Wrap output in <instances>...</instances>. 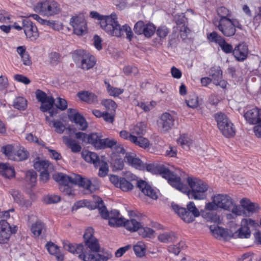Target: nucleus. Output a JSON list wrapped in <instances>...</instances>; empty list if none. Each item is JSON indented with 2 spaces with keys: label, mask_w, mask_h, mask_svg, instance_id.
<instances>
[{
  "label": "nucleus",
  "mask_w": 261,
  "mask_h": 261,
  "mask_svg": "<svg viewBox=\"0 0 261 261\" xmlns=\"http://www.w3.org/2000/svg\"><path fill=\"white\" fill-rule=\"evenodd\" d=\"M90 16L92 18L100 21V27L109 35L121 37L125 33L128 40L130 41L133 38L134 34L131 28L127 24L120 25L116 13H113L110 15H102L97 12L92 11Z\"/></svg>",
  "instance_id": "f257e3e1"
},
{
  "label": "nucleus",
  "mask_w": 261,
  "mask_h": 261,
  "mask_svg": "<svg viewBox=\"0 0 261 261\" xmlns=\"http://www.w3.org/2000/svg\"><path fill=\"white\" fill-rule=\"evenodd\" d=\"M174 179L171 182L172 187L184 193H187L190 198L201 200L206 198L208 186L204 181L196 177H188L187 181L190 188L189 189L181 182L180 177L176 175Z\"/></svg>",
  "instance_id": "f03ea898"
},
{
  "label": "nucleus",
  "mask_w": 261,
  "mask_h": 261,
  "mask_svg": "<svg viewBox=\"0 0 261 261\" xmlns=\"http://www.w3.org/2000/svg\"><path fill=\"white\" fill-rule=\"evenodd\" d=\"M53 178L55 181L59 182L60 186H66L70 184L77 185L84 189L86 193H92L99 188L98 184L92 183L89 179L77 174L67 176L62 173H58L53 175Z\"/></svg>",
  "instance_id": "7ed1b4c3"
},
{
  "label": "nucleus",
  "mask_w": 261,
  "mask_h": 261,
  "mask_svg": "<svg viewBox=\"0 0 261 261\" xmlns=\"http://www.w3.org/2000/svg\"><path fill=\"white\" fill-rule=\"evenodd\" d=\"M95 207L98 209L99 213L102 218L109 220V224L111 226L119 227L124 226L125 227V223L127 220H125L124 218L120 216L119 212L117 210H112L110 212H108L101 198H98L95 203Z\"/></svg>",
  "instance_id": "20e7f679"
},
{
  "label": "nucleus",
  "mask_w": 261,
  "mask_h": 261,
  "mask_svg": "<svg viewBox=\"0 0 261 261\" xmlns=\"http://www.w3.org/2000/svg\"><path fill=\"white\" fill-rule=\"evenodd\" d=\"M34 11L42 15L50 16L58 14L61 10L59 4L54 0H45L36 4Z\"/></svg>",
  "instance_id": "39448f33"
},
{
  "label": "nucleus",
  "mask_w": 261,
  "mask_h": 261,
  "mask_svg": "<svg viewBox=\"0 0 261 261\" xmlns=\"http://www.w3.org/2000/svg\"><path fill=\"white\" fill-rule=\"evenodd\" d=\"M215 119L220 131L224 136L227 138L234 136L236 132L233 124L225 114L217 113L215 115Z\"/></svg>",
  "instance_id": "423d86ee"
},
{
  "label": "nucleus",
  "mask_w": 261,
  "mask_h": 261,
  "mask_svg": "<svg viewBox=\"0 0 261 261\" xmlns=\"http://www.w3.org/2000/svg\"><path fill=\"white\" fill-rule=\"evenodd\" d=\"M36 96L37 100L41 102L40 109L42 112L48 111L50 117H53L58 113L57 109L53 108L55 99L53 96H47L44 92L39 89L36 90Z\"/></svg>",
  "instance_id": "0eeeda50"
},
{
  "label": "nucleus",
  "mask_w": 261,
  "mask_h": 261,
  "mask_svg": "<svg viewBox=\"0 0 261 261\" xmlns=\"http://www.w3.org/2000/svg\"><path fill=\"white\" fill-rule=\"evenodd\" d=\"M218 29L226 37L233 36L236 28L242 30V25L237 19H223L219 20L217 25Z\"/></svg>",
  "instance_id": "6e6552de"
},
{
  "label": "nucleus",
  "mask_w": 261,
  "mask_h": 261,
  "mask_svg": "<svg viewBox=\"0 0 261 261\" xmlns=\"http://www.w3.org/2000/svg\"><path fill=\"white\" fill-rule=\"evenodd\" d=\"M73 58L75 63H80L81 68L85 70L92 68L96 63L95 57L89 54H86L84 50H76L73 53Z\"/></svg>",
  "instance_id": "1a4fd4ad"
},
{
  "label": "nucleus",
  "mask_w": 261,
  "mask_h": 261,
  "mask_svg": "<svg viewBox=\"0 0 261 261\" xmlns=\"http://www.w3.org/2000/svg\"><path fill=\"white\" fill-rule=\"evenodd\" d=\"M3 152L10 159L16 161H20L27 159L28 153L24 148L14 147L8 145L2 147Z\"/></svg>",
  "instance_id": "9d476101"
},
{
  "label": "nucleus",
  "mask_w": 261,
  "mask_h": 261,
  "mask_svg": "<svg viewBox=\"0 0 261 261\" xmlns=\"http://www.w3.org/2000/svg\"><path fill=\"white\" fill-rule=\"evenodd\" d=\"M257 225V223L250 218L243 219L241 227L234 233L232 232V238L248 239L251 235L250 228H255Z\"/></svg>",
  "instance_id": "9b49d317"
},
{
  "label": "nucleus",
  "mask_w": 261,
  "mask_h": 261,
  "mask_svg": "<svg viewBox=\"0 0 261 261\" xmlns=\"http://www.w3.org/2000/svg\"><path fill=\"white\" fill-rule=\"evenodd\" d=\"M125 228L132 232L138 231L139 235L143 238L150 237L154 232L153 229L143 227L142 224L135 219L127 220L125 223Z\"/></svg>",
  "instance_id": "f8f14e48"
},
{
  "label": "nucleus",
  "mask_w": 261,
  "mask_h": 261,
  "mask_svg": "<svg viewBox=\"0 0 261 261\" xmlns=\"http://www.w3.org/2000/svg\"><path fill=\"white\" fill-rule=\"evenodd\" d=\"M144 168L148 171L155 174H159L163 178L167 179L168 183L172 186L171 182L174 181L176 175L164 165L154 166L152 164H146L144 165Z\"/></svg>",
  "instance_id": "ddd939ff"
},
{
  "label": "nucleus",
  "mask_w": 261,
  "mask_h": 261,
  "mask_svg": "<svg viewBox=\"0 0 261 261\" xmlns=\"http://www.w3.org/2000/svg\"><path fill=\"white\" fill-rule=\"evenodd\" d=\"M85 245L93 252H98L100 250V245L98 240L94 237V229L88 228L83 236Z\"/></svg>",
  "instance_id": "4468645a"
},
{
  "label": "nucleus",
  "mask_w": 261,
  "mask_h": 261,
  "mask_svg": "<svg viewBox=\"0 0 261 261\" xmlns=\"http://www.w3.org/2000/svg\"><path fill=\"white\" fill-rule=\"evenodd\" d=\"M69 120L74 123L81 130H85L88 127V123L85 118L75 109H69L67 110Z\"/></svg>",
  "instance_id": "2eb2a0df"
},
{
  "label": "nucleus",
  "mask_w": 261,
  "mask_h": 261,
  "mask_svg": "<svg viewBox=\"0 0 261 261\" xmlns=\"http://www.w3.org/2000/svg\"><path fill=\"white\" fill-rule=\"evenodd\" d=\"M17 231V227H11L10 224L4 220L0 221V243H5L9 239L12 233Z\"/></svg>",
  "instance_id": "dca6fc26"
},
{
  "label": "nucleus",
  "mask_w": 261,
  "mask_h": 261,
  "mask_svg": "<svg viewBox=\"0 0 261 261\" xmlns=\"http://www.w3.org/2000/svg\"><path fill=\"white\" fill-rule=\"evenodd\" d=\"M70 24L73 27L74 33L77 35H82L86 31V22L82 14L71 18Z\"/></svg>",
  "instance_id": "f3484780"
},
{
  "label": "nucleus",
  "mask_w": 261,
  "mask_h": 261,
  "mask_svg": "<svg viewBox=\"0 0 261 261\" xmlns=\"http://www.w3.org/2000/svg\"><path fill=\"white\" fill-rule=\"evenodd\" d=\"M175 119L170 113L165 112L163 113L158 122L160 130L162 133H167L174 125Z\"/></svg>",
  "instance_id": "a211bd4d"
},
{
  "label": "nucleus",
  "mask_w": 261,
  "mask_h": 261,
  "mask_svg": "<svg viewBox=\"0 0 261 261\" xmlns=\"http://www.w3.org/2000/svg\"><path fill=\"white\" fill-rule=\"evenodd\" d=\"M214 202L217 203L218 208L230 211L233 205L232 198L226 194H218L214 196Z\"/></svg>",
  "instance_id": "6ab92c4d"
},
{
  "label": "nucleus",
  "mask_w": 261,
  "mask_h": 261,
  "mask_svg": "<svg viewBox=\"0 0 261 261\" xmlns=\"http://www.w3.org/2000/svg\"><path fill=\"white\" fill-rule=\"evenodd\" d=\"M23 30L27 38L31 41L35 40L39 37L36 26L30 20L23 19L22 21Z\"/></svg>",
  "instance_id": "aec40b11"
},
{
  "label": "nucleus",
  "mask_w": 261,
  "mask_h": 261,
  "mask_svg": "<svg viewBox=\"0 0 261 261\" xmlns=\"http://www.w3.org/2000/svg\"><path fill=\"white\" fill-rule=\"evenodd\" d=\"M240 203L245 211V215L246 216L249 217L253 214L257 213L260 210L258 204L252 202L248 199L243 198L241 199Z\"/></svg>",
  "instance_id": "412c9836"
},
{
  "label": "nucleus",
  "mask_w": 261,
  "mask_h": 261,
  "mask_svg": "<svg viewBox=\"0 0 261 261\" xmlns=\"http://www.w3.org/2000/svg\"><path fill=\"white\" fill-rule=\"evenodd\" d=\"M246 120L250 124H257L261 123V109L254 108L247 111L244 114Z\"/></svg>",
  "instance_id": "4be33fe9"
},
{
  "label": "nucleus",
  "mask_w": 261,
  "mask_h": 261,
  "mask_svg": "<svg viewBox=\"0 0 261 261\" xmlns=\"http://www.w3.org/2000/svg\"><path fill=\"white\" fill-rule=\"evenodd\" d=\"M137 187L145 195L150 197L153 199L158 198L156 192L152 187L147 184L145 181L140 180L137 181Z\"/></svg>",
  "instance_id": "5701e85b"
},
{
  "label": "nucleus",
  "mask_w": 261,
  "mask_h": 261,
  "mask_svg": "<svg viewBox=\"0 0 261 261\" xmlns=\"http://www.w3.org/2000/svg\"><path fill=\"white\" fill-rule=\"evenodd\" d=\"M210 229L213 236L217 239L227 241L232 238V232L218 226H211Z\"/></svg>",
  "instance_id": "b1692460"
},
{
  "label": "nucleus",
  "mask_w": 261,
  "mask_h": 261,
  "mask_svg": "<svg viewBox=\"0 0 261 261\" xmlns=\"http://www.w3.org/2000/svg\"><path fill=\"white\" fill-rule=\"evenodd\" d=\"M172 207L178 216L186 223H189L194 221L195 218L197 217L196 216L192 215L186 208L179 207L177 204H172Z\"/></svg>",
  "instance_id": "393cba45"
},
{
  "label": "nucleus",
  "mask_w": 261,
  "mask_h": 261,
  "mask_svg": "<svg viewBox=\"0 0 261 261\" xmlns=\"http://www.w3.org/2000/svg\"><path fill=\"white\" fill-rule=\"evenodd\" d=\"M248 54V46L244 43L238 44L233 50V55L238 61H244Z\"/></svg>",
  "instance_id": "a878e982"
},
{
  "label": "nucleus",
  "mask_w": 261,
  "mask_h": 261,
  "mask_svg": "<svg viewBox=\"0 0 261 261\" xmlns=\"http://www.w3.org/2000/svg\"><path fill=\"white\" fill-rule=\"evenodd\" d=\"M117 143V142L114 139H101V136L97 134V138L94 140L93 146L96 149L112 148L116 145Z\"/></svg>",
  "instance_id": "bb28decb"
},
{
  "label": "nucleus",
  "mask_w": 261,
  "mask_h": 261,
  "mask_svg": "<svg viewBox=\"0 0 261 261\" xmlns=\"http://www.w3.org/2000/svg\"><path fill=\"white\" fill-rule=\"evenodd\" d=\"M124 160L128 164L137 169H144V164L140 159L136 157V155L134 153H126Z\"/></svg>",
  "instance_id": "cd10ccee"
},
{
  "label": "nucleus",
  "mask_w": 261,
  "mask_h": 261,
  "mask_svg": "<svg viewBox=\"0 0 261 261\" xmlns=\"http://www.w3.org/2000/svg\"><path fill=\"white\" fill-rule=\"evenodd\" d=\"M77 96L81 100L89 104H95L98 102L97 95L92 92L81 91L77 93Z\"/></svg>",
  "instance_id": "c85d7f7f"
},
{
  "label": "nucleus",
  "mask_w": 261,
  "mask_h": 261,
  "mask_svg": "<svg viewBox=\"0 0 261 261\" xmlns=\"http://www.w3.org/2000/svg\"><path fill=\"white\" fill-rule=\"evenodd\" d=\"M63 247L65 250L73 254H80L83 253L84 245L82 244L78 245L73 244L69 243L68 241H64L63 242Z\"/></svg>",
  "instance_id": "c756f323"
},
{
  "label": "nucleus",
  "mask_w": 261,
  "mask_h": 261,
  "mask_svg": "<svg viewBox=\"0 0 261 261\" xmlns=\"http://www.w3.org/2000/svg\"><path fill=\"white\" fill-rule=\"evenodd\" d=\"M82 156L87 162L93 164L95 167H98V163L100 160L96 153L84 150L82 152Z\"/></svg>",
  "instance_id": "7c9ffc66"
},
{
  "label": "nucleus",
  "mask_w": 261,
  "mask_h": 261,
  "mask_svg": "<svg viewBox=\"0 0 261 261\" xmlns=\"http://www.w3.org/2000/svg\"><path fill=\"white\" fill-rule=\"evenodd\" d=\"M45 247L49 253L56 256L58 261H63L64 256L60 253L59 247L51 242H47L45 245Z\"/></svg>",
  "instance_id": "2f4dec72"
},
{
  "label": "nucleus",
  "mask_w": 261,
  "mask_h": 261,
  "mask_svg": "<svg viewBox=\"0 0 261 261\" xmlns=\"http://www.w3.org/2000/svg\"><path fill=\"white\" fill-rule=\"evenodd\" d=\"M75 137L77 139H82L83 142L91 144L93 145L94 140L97 138V133H92L90 135H87L82 132H77L75 133Z\"/></svg>",
  "instance_id": "473e14b6"
},
{
  "label": "nucleus",
  "mask_w": 261,
  "mask_h": 261,
  "mask_svg": "<svg viewBox=\"0 0 261 261\" xmlns=\"http://www.w3.org/2000/svg\"><path fill=\"white\" fill-rule=\"evenodd\" d=\"M0 174L6 178H10L15 175L14 169L9 164H0Z\"/></svg>",
  "instance_id": "72a5a7b5"
},
{
  "label": "nucleus",
  "mask_w": 261,
  "mask_h": 261,
  "mask_svg": "<svg viewBox=\"0 0 261 261\" xmlns=\"http://www.w3.org/2000/svg\"><path fill=\"white\" fill-rule=\"evenodd\" d=\"M208 74L213 83H218L217 81L222 78V71L219 66L211 67L208 71Z\"/></svg>",
  "instance_id": "f704fd0d"
},
{
  "label": "nucleus",
  "mask_w": 261,
  "mask_h": 261,
  "mask_svg": "<svg viewBox=\"0 0 261 261\" xmlns=\"http://www.w3.org/2000/svg\"><path fill=\"white\" fill-rule=\"evenodd\" d=\"M63 139L66 145L71 148L73 152L77 153L81 151L82 147L75 140L69 138L67 136H63Z\"/></svg>",
  "instance_id": "c9c22d12"
},
{
  "label": "nucleus",
  "mask_w": 261,
  "mask_h": 261,
  "mask_svg": "<svg viewBox=\"0 0 261 261\" xmlns=\"http://www.w3.org/2000/svg\"><path fill=\"white\" fill-rule=\"evenodd\" d=\"M31 232L35 237H39L43 232L45 231L44 224L40 221H37L32 224L31 228Z\"/></svg>",
  "instance_id": "e433bc0d"
},
{
  "label": "nucleus",
  "mask_w": 261,
  "mask_h": 261,
  "mask_svg": "<svg viewBox=\"0 0 261 261\" xmlns=\"http://www.w3.org/2000/svg\"><path fill=\"white\" fill-rule=\"evenodd\" d=\"M158 238L160 242L165 243L174 242L176 240L175 234L173 232L163 233L159 235Z\"/></svg>",
  "instance_id": "4c0bfd02"
},
{
  "label": "nucleus",
  "mask_w": 261,
  "mask_h": 261,
  "mask_svg": "<svg viewBox=\"0 0 261 261\" xmlns=\"http://www.w3.org/2000/svg\"><path fill=\"white\" fill-rule=\"evenodd\" d=\"M13 107L19 110H24L27 107V100L23 97H17L13 101Z\"/></svg>",
  "instance_id": "58836bf2"
},
{
  "label": "nucleus",
  "mask_w": 261,
  "mask_h": 261,
  "mask_svg": "<svg viewBox=\"0 0 261 261\" xmlns=\"http://www.w3.org/2000/svg\"><path fill=\"white\" fill-rule=\"evenodd\" d=\"M192 142V140L190 137L186 134L181 135L177 139L178 144H180L183 148H189Z\"/></svg>",
  "instance_id": "ea45409f"
},
{
  "label": "nucleus",
  "mask_w": 261,
  "mask_h": 261,
  "mask_svg": "<svg viewBox=\"0 0 261 261\" xmlns=\"http://www.w3.org/2000/svg\"><path fill=\"white\" fill-rule=\"evenodd\" d=\"M105 84L107 86V91L111 96L114 97L118 96L123 92V89L114 87L111 86L106 81H105Z\"/></svg>",
  "instance_id": "a19ab883"
},
{
  "label": "nucleus",
  "mask_w": 261,
  "mask_h": 261,
  "mask_svg": "<svg viewBox=\"0 0 261 261\" xmlns=\"http://www.w3.org/2000/svg\"><path fill=\"white\" fill-rule=\"evenodd\" d=\"M37 174L35 171L31 170H29L25 174V180L32 187L35 186L36 181Z\"/></svg>",
  "instance_id": "79ce46f5"
},
{
  "label": "nucleus",
  "mask_w": 261,
  "mask_h": 261,
  "mask_svg": "<svg viewBox=\"0 0 261 261\" xmlns=\"http://www.w3.org/2000/svg\"><path fill=\"white\" fill-rule=\"evenodd\" d=\"M186 247V244L183 241H180L177 245H171L168 247V251L175 255H178L181 249Z\"/></svg>",
  "instance_id": "37998d69"
},
{
  "label": "nucleus",
  "mask_w": 261,
  "mask_h": 261,
  "mask_svg": "<svg viewBox=\"0 0 261 261\" xmlns=\"http://www.w3.org/2000/svg\"><path fill=\"white\" fill-rule=\"evenodd\" d=\"M119 188H120L123 191L127 192L132 190L134 188V185L132 183L127 180L125 178L121 177Z\"/></svg>",
  "instance_id": "c03bdc74"
},
{
  "label": "nucleus",
  "mask_w": 261,
  "mask_h": 261,
  "mask_svg": "<svg viewBox=\"0 0 261 261\" xmlns=\"http://www.w3.org/2000/svg\"><path fill=\"white\" fill-rule=\"evenodd\" d=\"M50 164L46 161H39L36 162L34 164L35 169L40 172L43 170L48 169Z\"/></svg>",
  "instance_id": "a18cd8bd"
},
{
  "label": "nucleus",
  "mask_w": 261,
  "mask_h": 261,
  "mask_svg": "<svg viewBox=\"0 0 261 261\" xmlns=\"http://www.w3.org/2000/svg\"><path fill=\"white\" fill-rule=\"evenodd\" d=\"M217 13L218 16L220 17L219 20L223 19H230L229 18L230 14L229 10L224 7H219L217 9Z\"/></svg>",
  "instance_id": "49530a36"
},
{
  "label": "nucleus",
  "mask_w": 261,
  "mask_h": 261,
  "mask_svg": "<svg viewBox=\"0 0 261 261\" xmlns=\"http://www.w3.org/2000/svg\"><path fill=\"white\" fill-rule=\"evenodd\" d=\"M98 166H99L98 175L100 177H105L108 172L109 167L107 162L100 161L98 163Z\"/></svg>",
  "instance_id": "de8ad7c7"
},
{
  "label": "nucleus",
  "mask_w": 261,
  "mask_h": 261,
  "mask_svg": "<svg viewBox=\"0 0 261 261\" xmlns=\"http://www.w3.org/2000/svg\"><path fill=\"white\" fill-rule=\"evenodd\" d=\"M102 104L105 106L107 110L110 111L111 113L115 111L117 106L116 102L110 99H107L102 100Z\"/></svg>",
  "instance_id": "09e8293b"
},
{
  "label": "nucleus",
  "mask_w": 261,
  "mask_h": 261,
  "mask_svg": "<svg viewBox=\"0 0 261 261\" xmlns=\"http://www.w3.org/2000/svg\"><path fill=\"white\" fill-rule=\"evenodd\" d=\"M134 250L137 256L142 257L145 254V247L143 243L139 242L134 246Z\"/></svg>",
  "instance_id": "8fccbe9b"
},
{
  "label": "nucleus",
  "mask_w": 261,
  "mask_h": 261,
  "mask_svg": "<svg viewBox=\"0 0 261 261\" xmlns=\"http://www.w3.org/2000/svg\"><path fill=\"white\" fill-rule=\"evenodd\" d=\"M156 30L155 27L152 23L146 24V27L144 28L143 34L146 37L149 38L152 36Z\"/></svg>",
  "instance_id": "3c124183"
},
{
  "label": "nucleus",
  "mask_w": 261,
  "mask_h": 261,
  "mask_svg": "<svg viewBox=\"0 0 261 261\" xmlns=\"http://www.w3.org/2000/svg\"><path fill=\"white\" fill-rule=\"evenodd\" d=\"M146 125L142 122L137 123L133 128V133L138 135H143L146 132Z\"/></svg>",
  "instance_id": "603ef678"
},
{
  "label": "nucleus",
  "mask_w": 261,
  "mask_h": 261,
  "mask_svg": "<svg viewBox=\"0 0 261 261\" xmlns=\"http://www.w3.org/2000/svg\"><path fill=\"white\" fill-rule=\"evenodd\" d=\"M187 106L194 109L198 106V96L195 95H190L188 99L186 100Z\"/></svg>",
  "instance_id": "864d4df0"
},
{
  "label": "nucleus",
  "mask_w": 261,
  "mask_h": 261,
  "mask_svg": "<svg viewBox=\"0 0 261 261\" xmlns=\"http://www.w3.org/2000/svg\"><path fill=\"white\" fill-rule=\"evenodd\" d=\"M220 46L221 49L225 53L229 54L231 53H233V47L232 46L227 43L225 39L223 38V40H222L220 43L219 44Z\"/></svg>",
  "instance_id": "5fc2aeb1"
},
{
  "label": "nucleus",
  "mask_w": 261,
  "mask_h": 261,
  "mask_svg": "<svg viewBox=\"0 0 261 261\" xmlns=\"http://www.w3.org/2000/svg\"><path fill=\"white\" fill-rule=\"evenodd\" d=\"M133 143L142 148H146L148 147L149 145L148 139L143 138L142 136H139L138 137H136V141L135 142H133Z\"/></svg>",
  "instance_id": "6e6d98bb"
},
{
  "label": "nucleus",
  "mask_w": 261,
  "mask_h": 261,
  "mask_svg": "<svg viewBox=\"0 0 261 261\" xmlns=\"http://www.w3.org/2000/svg\"><path fill=\"white\" fill-rule=\"evenodd\" d=\"M10 193L13 197L14 201L15 202L18 204L21 203V200L23 198V196L20 192L16 190H11L10 191Z\"/></svg>",
  "instance_id": "4d7b16f0"
},
{
  "label": "nucleus",
  "mask_w": 261,
  "mask_h": 261,
  "mask_svg": "<svg viewBox=\"0 0 261 261\" xmlns=\"http://www.w3.org/2000/svg\"><path fill=\"white\" fill-rule=\"evenodd\" d=\"M207 39L211 42H216L218 44L223 40V38L216 32H213L207 35Z\"/></svg>",
  "instance_id": "13d9d810"
},
{
  "label": "nucleus",
  "mask_w": 261,
  "mask_h": 261,
  "mask_svg": "<svg viewBox=\"0 0 261 261\" xmlns=\"http://www.w3.org/2000/svg\"><path fill=\"white\" fill-rule=\"evenodd\" d=\"M53 126L55 128V132L59 134L63 133L65 129V126L63 123L59 120H54Z\"/></svg>",
  "instance_id": "bf43d9fd"
},
{
  "label": "nucleus",
  "mask_w": 261,
  "mask_h": 261,
  "mask_svg": "<svg viewBox=\"0 0 261 261\" xmlns=\"http://www.w3.org/2000/svg\"><path fill=\"white\" fill-rule=\"evenodd\" d=\"M146 27V24L144 23L143 21H138L134 25V31L137 35L143 34L144 28Z\"/></svg>",
  "instance_id": "052dcab7"
},
{
  "label": "nucleus",
  "mask_w": 261,
  "mask_h": 261,
  "mask_svg": "<svg viewBox=\"0 0 261 261\" xmlns=\"http://www.w3.org/2000/svg\"><path fill=\"white\" fill-rule=\"evenodd\" d=\"M187 210L192 215L198 217L200 215L199 210L196 207L194 202H190L187 205Z\"/></svg>",
  "instance_id": "680f3d73"
},
{
  "label": "nucleus",
  "mask_w": 261,
  "mask_h": 261,
  "mask_svg": "<svg viewBox=\"0 0 261 261\" xmlns=\"http://www.w3.org/2000/svg\"><path fill=\"white\" fill-rule=\"evenodd\" d=\"M120 136L124 139L128 140L130 142L136 141V136L133 135L126 130H122L120 132Z\"/></svg>",
  "instance_id": "e2e57ef3"
},
{
  "label": "nucleus",
  "mask_w": 261,
  "mask_h": 261,
  "mask_svg": "<svg viewBox=\"0 0 261 261\" xmlns=\"http://www.w3.org/2000/svg\"><path fill=\"white\" fill-rule=\"evenodd\" d=\"M56 106L62 111L65 110L67 108V102L65 99L58 97L57 99Z\"/></svg>",
  "instance_id": "0e129e2a"
},
{
  "label": "nucleus",
  "mask_w": 261,
  "mask_h": 261,
  "mask_svg": "<svg viewBox=\"0 0 261 261\" xmlns=\"http://www.w3.org/2000/svg\"><path fill=\"white\" fill-rule=\"evenodd\" d=\"M79 257L84 261H97L96 254H88L86 255L84 251L83 253H82L79 255Z\"/></svg>",
  "instance_id": "69168bd1"
},
{
  "label": "nucleus",
  "mask_w": 261,
  "mask_h": 261,
  "mask_svg": "<svg viewBox=\"0 0 261 261\" xmlns=\"http://www.w3.org/2000/svg\"><path fill=\"white\" fill-rule=\"evenodd\" d=\"M169 33V31L165 26L160 27L156 30V33L157 35L161 39L167 36Z\"/></svg>",
  "instance_id": "338daca9"
},
{
  "label": "nucleus",
  "mask_w": 261,
  "mask_h": 261,
  "mask_svg": "<svg viewBox=\"0 0 261 261\" xmlns=\"http://www.w3.org/2000/svg\"><path fill=\"white\" fill-rule=\"evenodd\" d=\"M123 72L124 74L126 75H128L130 74L136 75L138 73V70L136 67H132L130 66H125L123 68Z\"/></svg>",
  "instance_id": "774afa93"
}]
</instances>
